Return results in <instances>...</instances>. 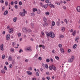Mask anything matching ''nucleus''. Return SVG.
<instances>
[{
	"label": "nucleus",
	"instance_id": "nucleus-47",
	"mask_svg": "<svg viewBox=\"0 0 80 80\" xmlns=\"http://www.w3.org/2000/svg\"><path fill=\"white\" fill-rule=\"evenodd\" d=\"M32 68H31V67H30L28 68V70L29 71L32 70Z\"/></svg>",
	"mask_w": 80,
	"mask_h": 80
},
{
	"label": "nucleus",
	"instance_id": "nucleus-26",
	"mask_svg": "<svg viewBox=\"0 0 80 80\" xmlns=\"http://www.w3.org/2000/svg\"><path fill=\"white\" fill-rule=\"evenodd\" d=\"M31 26H32V28H34L35 26H34V24L33 23H31Z\"/></svg>",
	"mask_w": 80,
	"mask_h": 80
},
{
	"label": "nucleus",
	"instance_id": "nucleus-38",
	"mask_svg": "<svg viewBox=\"0 0 80 80\" xmlns=\"http://www.w3.org/2000/svg\"><path fill=\"white\" fill-rule=\"evenodd\" d=\"M45 67L46 68H48V65H47V64H45Z\"/></svg>",
	"mask_w": 80,
	"mask_h": 80
},
{
	"label": "nucleus",
	"instance_id": "nucleus-25",
	"mask_svg": "<svg viewBox=\"0 0 80 80\" xmlns=\"http://www.w3.org/2000/svg\"><path fill=\"white\" fill-rule=\"evenodd\" d=\"M45 14L46 15H50V12H47L45 13Z\"/></svg>",
	"mask_w": 80,
	"mask_h": 80
},
{
	"label": "nucleus",
	"instance_id": "nucleus-21",
	"mask_svg": "<svg viewBox=\"0 0 80 80\" xmlns=\"http://www.w3.org/2000/svg\"><path fill=\"white\" fill-rule=\"evenodd\" d=\"M47 18H45V17H43V21H44V22H47Z\"/></svg>",
	"mask_w": 80,
	"mask_h": 80
},
{
	"label": "nucleus",
	"instance_id": "nucleus-50",
	"mask_svg": "<svg viewBox=\"0 0 80 80\" xmlns=\"http://www.w3.org/2000/svg\"><path fill=\"white\" fill-rule=\"evenodd\" d=\"M5 4V5L6 6H7V5H8V2L7 1H6Z\"/></svg>",
	"mask_w": 80,
	"mask_h": 80
},
{
	"label": "nucleus",
	"instance_id": "nucleus-61",
	"mask_svg": "<svg viewBox=\"0 0 80 80\" xmlns=\"http://www.w3.org/2000/svg\"><path fill=\"white\" fill-rule=\"evenodd\" d=\"M46 78L47 79V80H50V77H46Z\"/></svg>",
	"mask_w": 80,
	"mask_h": 80
},
{
	"label": "nucleus",
	"instance_id": "nucleus-31",
	"mask_svg": "<svg viewBox=\"0 0 80 80\" xmlns=\"http://www.w3.org/2000/svg\"><path fill=\"white\" fill-rule=\"evenodd\" d=\"M40 6L42 7H44V5L43 4V3H42V2H40Z\"/></svg>",
	"mask_w": 80,
	"mask_h": 80
},
{
	"label": "nucleus",
	"instance_id": "nucleus-10",
	"mask_svg": "<svg viewBox=\"0 0 80 80\" xmlns=\"http://www.w3.org/2000/svg\"><path fill=\"white\" fill-rule=\"evenodd\" d=\"M46 36L47 38H49V37L50 36V34L49 33L47 32L46 33Z\"/></svg>",
	"mask_w": 80,
	"mask_h": 80
},
{
	"label": "nucleus",
	"instance_id": "nucleus-44",
	"mask_svg": "<svg viewBox=\"0 0 80 80\" xmlns=\"http://www.w3.org/2000/svg\"><path fill=\"white\" fill-rule=\"evenodd\" d=\"M23 12L24 13H26V11H25V10L24 9H23Z\"/></svg>",
	"mask_w": 80,
	"mask_h": 80
},
{
	"label": "nucleus",
	"instance_id": "nucleus-51",
	"mask_svg": "<svg viewBox=\"0 0 80 80\" xmlns=\"http://www.w3.org/2000/svg\"><path fill=\"white\" fill-rule=\"evenodd\" d=\"M12 64H10L9 65V68H12Z\"/></svg>",
	"mask_w": 80,
	"mask_h": 80
},
{
	"label": "nucleus",
	"instance_id": "nucleus-49",
	"mask_svg": "<svg viewBox=\"0 0 80 80\" xmlns=\"http://www.w3.org/2000/svg\"><path fill=\"white\" fill-rule=\"evenodd\" d=\"M4 69L5 70H7V67H6V66H4Z\"/></svg>",
	"mask_w": 80,
	"mask_h": 80
},
{
	"label": "nucleus",
	"instance_id": "nucleus-41",
	"mask_svg": "<svg viewBox=\"0 0 80 80\" xmlns=\"http://www.w3.org/2000/svg\"><path fill=\"white\" fill-rule=\"evenodd\" d=\"M55 58L56 59H57V60H59V57H58V56H55Z\"/></svg>",
	"mask_w": 80,
	"mask_h": 80
},
{
	"label": "nucleus",
	"instance_id": "nucleus-43",
	"mask_svg": "<svg viewBox=\"0 0 80 80\" xmlns=\"http://www.w3.org/2000/svg\"><path fill=\"white\" fill-rule=\"evenodd\" d=\"M4 10H5V7L3 6L2 7V11H4Z\"/></svg>",
	"mask_w": 80,
	"mask_h": 80
},
{
	"label": "nucleus",
	"instance_id": "nucleus-40",
	"mask_svg": "<svg viewBox=\"0 0 80 80\" xmlns=\"http://www.w3.org/2000/svg\"><path fill=\"white\" fill-rule=\"evenodd\" d=\"M5 58V56L4 55H2V59H4Z\"/></svg>",
	"mask_w": 80,
	"mask_h": 80
},
{
	"label": "nucleus",
	"instance_id": "nucleus-52",
	"mask_svg": "<svg viewBox=\"0 0 80 80\" xmlns=\"http://www.w3.org/2000/svg\"><path fill=\"white\" fill-rule=\"evenodd\" d=\"M38 58V60H42V58L41 57H39Z\"/></svg>",
	"mask_w": 80,
	"mask_h": 80
},
{
	"label": "nucleus",
	"instance_id": "nucleus-62",
	"mask_svg": "<svg viewBox=\"0 0 80 80\" xmlns=\"http://www.w3.org/2000/svg\"><path fill=\"white\" fill-rule=\"evenodd\" d=\"M31 15L32 16H35V14L34 13H31Z\"/></svg>",
	"mask_w": 80,
	"mask_h": 80
},
{
	"label": "nucleus",
	"instance_id": "nucleus-33",
	"mask_svg": "<svg viewBox=\"0 0 80 80\" xmlns=\"http://www.w3.org/2000/svg\"><path fill=\"white\" fill-rule=\"evenodd\" d=\"M40 13H41V11L40 10H39L37 11V13H38V14H40Z\"/></svg>",
	"mask_w": 80,
	"mask_h": 80
},
{
	"label": "nucleus",
	"instance_id": "nucleus-53",
	"mask_svg": "<svg viewBox=\"0 0 80 80\" xmlns=\"http://www.w3.org/2000/svg\"><path fill=\"white\" fill-rule=\"evenodd\" d=\"M63 9H64L65 10H66V7H65V6H63Z\"/></svg>",
	"mask_w": 80,
	"mask_h": 80
},
{
	"label": "nucleus",
	"instance_id": "nucleus-64",
	"mask_svg": "<svg viewBox=\"0 0 80 80\" xmlns=\"http://www.w3.org/2000/svg\"><path fill=\"white\" fill-rule=\"evenodd\" d=\"M11 5H13V2L12 1L11 2Z\"/></svg>",
	"mask_w": 80,
	"mask_h": 80
},
{
	"label": "nucleus",
	"instance_id": "nucleus-3",
	"mask_svg": "<svg viewBox=\"0 0 80 80\" xmlns=\"http://www.w3.org/2000/svg\"><path fill=\"white\" fill-rule=\"evenodd\" d=\"M9 33L12 34L13 32V29L12 28H10L8 30Z\"/></svg>",
	"mask_w": 80,
	"mask_h": 80
},
{
	"label": "nucleus",
	"instance_id": "nucleus-24",
	"mask_svg": "<svg viewBox=\"0 0 80 80\" xmlns=\"http://www.w3.org/2000/svg\"><path fill=\"white\" fill-rule=\"evenodd\" d=\"M1 73H5V70H2L1 71Z\"/></svg>",
	"mask_w": 80,
	"mask_h": 80
},
{
	"label": "nucleus",
	"instance_id": "nucleus-39",
	"mask_svg": "<svg viewBox=\"0 0 80 80\" xmlns=\"http://www.w3.org/2000/svg\"><path fill=\"white\" fill-rule=\"evenodd\" d=\"M48 5L50 7L52 5V3L51 2H49L48 3Z\"/></svg>",
	"mask_w": 80,
	"mask_h": 80
},
{
	"label": "nucleus",
	"instance_id": "nucleus-8",
	"mask_svg": "<svg viewBox=\"0 0 80 80\" xmlns=\"http://www.w3.org/2000/svg\"><path fill=\"white\" fill-rule=\"evenodd\" d=\"M8 60L9 61H12V56L10 55L8 57Z\"/></svg>",
	"mask_w": 80,
	"mask_h": 80
},
{
	"label": "nucleus",
	"instance_id": "nucleus-35",
	"mask_svg": "<svg viewBox=\"0 0 80 80\" xmlns=\"http://www.w3.org/2000/svg\"><path fill=\"white\" fill-rule=\"evenodd\" d=\"M58 46L59 48H62V45L61 44H58Z\"/></svg>",
	"mask_w": 80,
	"mask_h": 80
},
{
	"label": "nucleus",
	"instance_id": "nucleus-34",
	"mask_svg": "<svg viewBox=\"0 0 80 80\" xmlns=\"http://www.w3.org/2000/svg\"><path fill=\"white\" fill-rule=\"evenodd\" d=\"M64 22H66V24H67L68 23V21H67V19H65L64 20Z\"/></svg>",
	"mask_w": 80,
	"mask_h": 80
},
{
	"label": "nucleus",
	"instance_id": "nucleus-18",
	"mask_svg": "<svg viewBox=\"0 0 80 80\" xmlns=\"http://www.w3.org/2000/svg\"><path fill=\"white\" fill-rule=\"evenodd\" d=\"M17 17H15L13 19V21L14 22H17Z\"/></svg>",
	"mask_w": 80,
	"mask_h": 80
},
{
	"label": "nucleus",
	"instance_id": "nucleus-13",
	"mask_svg": "<svg viewBox=\"0 0 80 80\" xmlns=\"http://www.w3.org/2000/svg\"><path fill=\"white\" fill-rule=\"evenodd\" d=\"M27 73L29 75H32V72L30 71H27Z\"/></svg>",
	"mask_w": 80,
	"mask_h": 80
},
{
	"label": "nucleus",
	"instance_id": "nucleus-16",
	"mask_svg": "<svg viewBox=\"0 0 80 80\" xmlns=\"http://www.w3.org/2000/svg\"><path fill=\"white\" fill-rule=\"evenodd\" d=\"M39 47H42L43 49H45V47L44 45H39Z\"/></svg>",
	"mask_w": 80,
	"mask_h": 80
},
{
	"label": "nucleus",
	"instance_id": "nucleus-1",
	"mask_svg": "<svg viewBox=\"0 0 80 80\" xmlns=\"http://www.w3.org/2000/svg\"><path fill=\"white\" fill-rule=\"evenodd\" d=\"M49 68L50 70H52V69L54 70V71H56V70H57V68H56V67L53 65L49 66Z\"/></svg>",
	"mask_w": 80,
	"mask_h": 80
},
{
	"label": "nucleus",
	"instance_id": "nucleus-60",
	"mask_svg": "<svg viewBox=\"0 0 80 80\" xmlns=\"http://www.w3.org/2000/svg\"><path fill=\"white\" fill-rule=\"evenodd\" d=\"M20 36H21V33H19L18 34V37H20Z\"/></svg>",
	"mask_w": 80,
	"mask_h": 80
},
{
	"label": "nucleus",
	"instance_id": "nucleus-14",
	"mask_svg": "<svg viewBox=\"0 0 80 80\" xmlns=\"http://www.w3.org/2000/svg\"><path fill=\"white\" fill-rule=\"evenodd\" d=\"M26 50L28 51H32V49H31V47H28L27 48Z\"/></svg>",
	"mask_w": 80,
	"mask_h": 80
},
{
	"label": "nucleus",
	"instance_id": "nucleus-2",
	"mask_svg": "<svg viewBox=\"0 0 80 80\" xmlns=\"http://www.w3.org/2000/svg\"><path fill=\"white\" fill-rule=\"evenodd\" d=\"M50 37L51 38H53L55 37V35L53 33L52 31H51L50 32Z\"/></svg>",
	"mask_w": 80,
	"mask_h": 80
},
{
	"label": "nucleus",
	"instance_id": "nucleus-56",
	"mask_svg": "<svg viewBox=\"0 0 80 80\" xmlns=\"http://www.w3.org/2000/svg\"><path fill=\"white\" fill-rule=\"evenodd\" d=\"M14 7L15 8H16V9H18V7H17V5H15L14 6Z\"/></svg>",
	"mask_w": 80,
	"mask_h": 80
},
{
	"label": "nucleus",
	"instance_id": "nucleus-4",
	"mask_svg": "<svg viewBox=\"0 0 80 80\" xmlns=\"http://www.w3.org/2000/svg\"><path fill=\"white\" fill-rule=\"evenodd\" d=\"M79 39H80V38L79 37H76V38L75 39V42H77V43H78V40Z\"/></svg>",
	"mask_w": 80,
	"mask_h": 80
},
{
	"label": "nucleus",
	"instance_id": "nucleus-55",
	"mask_svg": "<svg viewBox=\"0 0 80 80\" xmlns=\"http://www.w3.org/2000/svg\"><path fill=\"white\" fill-rule=\"evenodd\" d=\"M12 64L13 65H14V64H15V61H14V60H12Z\"/></svg>",
	"mask_w": 80,
	"mask_h": 80
},
{
	"label": "nucleus",
	"instance_id": "nucleus-46",
	"mask_svg": "<svg viewBox=\"0 0 80 80\" xmlns=\"http://www.w3.org/2000/svg\"><path fill=\"white\" fill-rule=\"evenodd\" d=\"M19 4L20 5H22V2L21 1H20L19 2Z\"/></svg>",
	"mask_w": 80,
	"mask_h": 80
},
{
	"label": "nucleus",
	"instance_id": "nucleus-36",
	"mask_svg": "<svg viewBox=\"0 0 80 80\" xmlns=\"http://www.w3.org/2000/svg\"><path fill=\"white\" fill-rule=\"evenodd\" d=\"M46 61L48 63V62H50V59H49L48 58V59H46Z\"/></svg>",
	"mask_w": 80,
	"mask_h": 80
},
{
	"label": "nucleus",
	"instance_id": "nucleus-15",
	"mask_svg": "<svg viewBox=\"0 0 80 80\" xmlns=\"http://www.w3.org/2000/svg\"><path fill=\"white\" fill-rule=\"evenodd\" d=\"M76 33H77V31H74L72 33V35H73V36H75Z\"/></svg>",
	"mask_w": 80,
	"mask_h": 80
},
{
	"label": "nucleus",
	"instance_id": "nucleus-22",
	"mask_svg": "<svg viewBox=\"0 0 80 80\" xmlns=\"http://www.w3.org/2000/svg\"><path fill=\"white\" fill-rule=\"evenodd\" d=\"M10 50V52L12 53H13V52H14V49H13V48H11Z\"/></svg>",
	"mask_w": 80,
	"mask_h": 80
},
{
	"label": "nucleus",
	"instance_id": "nucleus-45",
	"mask_svg": "<svg viewBox=\"0 0 80 80\" xmlns=\"http://www.w3.org/2000/svg\"><path fill=\"white\" fill-rule=\"evenodd\" d=\"M71 58L72 59V60H74V59L75 58V57H74V56H72Z\"/></svg>",
	"mask_w": 80,
	"mask_h": 80
},
{
	"label": "nucleus",
	"instance_id": "nucleus-6",
	"mask_svg": "<svg viewBox=\"0 0 80 80\" xmlns=\"http://www.w3.org/2000/svg\"><path fill=\"white\" fill-rule=\"evenodd\" d=\"M76 10L78 12H80V6H78L76 8Z\"/></svg>",
	"mask_w": 80,
	"mask_h": 80
},
{
	"label": "nucleus",
	"instance_id": "nucleus-63",
	"mask_svg": "<svg viewBox=\"0 0 80 80\" xmlns=\"http://www.w3.org/2000/svg\"><path fill=\"white\" fill-rule=\"evenodd\" d=\"M18 2H17V1H15L14 2V3L15 5H17V4L18 3Z\"/></svg>",
	"mask_w": 80,
	"mask_h": 80
},
{
	"label": "nucleus",
	"instance_id": "nucleus-57",
	"mask_svg": "<svg viewBox=\"0 0 80 80\" xmlns=\"http://www.w3.org/2000/svg\"><path fill=\"white\" fill-rule=\"evenodd\" d=\"M36 75H37V76H39V73H38V72H36Z\"/></svg>",
	"mask_w": 80,
	"mask_h": 80
},
{
	"label": "nucleus",
	"instance_id": "nucleus-23",
	"mask_svg": "<svg viewBox=\"0 0 80 80\" xmlns=\"http://www.w3.org/2000/svg\"><path fill=\"white\" fill-rule=\"evenodd\" d=\"M52 26H55V22L52 21Z\"/></svg>",
	"mask_w": 80,
	"mask_h": 80
},
{
	"label": "nucleus",
	"instance_id": "nucleus-42",
	"mask_svg": "<svg viewBox=\"0 0 80 80\" xmlns=\"http://www.w3.org/2000/svg\"><path fill=\"white\" fill-rule=\"evenodd\" d=\"M46 74L47 75H50V72H46Z\"/></svg>",
	"mask_w": 80,
	"mask_h": 80
},
{
	"label": "nucleus",
	"instance_id": "nucleus-9",
	"mask_svg": "<svg viewBox=\"0 0 80 80\" xmlns=\"http://www.w3.org/2000/svg\"><path fill=\"white\" fill-rule=\"evenodd\" d=\"M73 60L72 59H71V58H70L68 60V62L69 63H72L73 62Z\"/></svg>",
	"mask_w": 80,
	"mask_h": 80
},
{
	"label": "nucleus",
	"instance_id": "nucleus-30",
	"mask_svg": "<svg viewBox=\"0 0 80 80\" xmlns=\"http://www.w3.org/2000/svg\"><path fill=\"white\" fill-rule=\"evenodd\" d=\"M50 8H55V6H54V5H53V4H51L50 6Z\"/></svg>",
	"mask_w": 80,
	"mask_h": 80
},
{
	"label": "nucleus",
	"instance_id": "nucleus-29",
	"mask_svg": "<svg viewBox=\"0 0 80 80\" xmlns=\"http://www.w3.org/2000/svg\"><path fill=\"white\" fill-rule=\"evenodd\" d=\"M76 47H77V44H75L73 46V48L74 49L75 48H76Z\"/></svg>",
	"mask_w": 80,
	"mask_h": 80
},
{
	"label": "nucleus",
	"instance_id": "nucleus-37",
	"mask_svg": "<svg viewBox=\"0 0 80 80\" xmlns=\"http://www.w3.org/2000/svg\"><path fill=\"white\" fill-rule=\"evenodd\" d=\"M57 24L58 26H59V25H60V22L59 21H57Z\"/></svg>",
	"mask_w": 80,
	"mask_h": 80
},
{
	"label": "nucleus",
	"instance_id": "nucleus-17",
	"mask_svg": "<svg viewBox=\"0 0 80 80\" xmlns=\"http://www.w3.org/2000/svg\"><path fill=\"white\" fill-rule=\"evenodd\" d=\"M1 49L2 51L3 50V44H2L1 46Z\"/></svg>",
	"mask_w": 80,
	"mask_h": 80
},
{
	"label": "nucleus",
	"instance_id": "nucleus-11",
	"mask_svg": "<svg viewBox=\"0 0 80 80\" xmlns=\"http://www.w3.org/2000/svg\"><path fill=\"white\" fill-rule=\"evenodd\" d=\"M10 38V35H8L6 36V40H9Z\"/></svg>",
	"mask_w": 80,
	"mask_h": 80
},
{
	"label": "nucleus",
	"instance_id": "nucleus-32",
	"mask_svg": "<svg viewBox=\"0 0 80 80\" xmlns=\"http://www.w3.org/2000/svg\"><path fill=\"white\" fill-rule=\"evenodd\" d=\"M59 38H64V36L62 35H61L60 36H59Z\"/></svg>",
	"mask_w": 80,
	"mask_h": 80
},
{
	"label": "nucleus",
	"instance_id": "nucleus-48",
	"mask_svg": "<svg viewBox=\"0 0 80 80\" xmlns=\"http://www.w3.org/2000/svg\"><path fill=\"white\" fill-rule=\"evenodd\" d=\"M0 3H4V1H3V0H1L0 1Z\"/></svg>",
	"mask_w": 80,
	"mask_h": 80
},
{
	"label": "nucleus",
	"instance_id": "nucleus-12",
	"mask_svg": "<svg viewBox=\"0 0 80 80\" xmlns=\"http://www.w3.org/2000/svg\"><path fill=\"white\" fill-rule=\"evenodd\" d=\"M60 50L61 53H64V49L62 48H61Z\"/></svg>",
	"mask_w": 80,
	"mask_h": 80
},
{
	"label": "nucleus",
	"instance_id": "nucleus-20",
	"mask_svg": "<svg viewBox=\"0 0 80 80\" xmlns=\"http://www.w3.org/2000/svg\"><path fill=\"white\" fill-rule=\"evenodd\" d=\"M8 14V11H5L3 13V15H6L7 14Z\"/></svg>",
	"mask_w": 80,
	"mask_h": 80
},
{
	"label": "nucleus",
	"instance_id": "nucleus-19",
	"mask_svg": "<svg viewBox=\"0 0 80 80\" xmlns=\"http://www.w3.org/2000/svg\"><path fill=\"white\" fill-rule=\"evenodd\" d=\"M38 10L36 8H33L32 9V11L33 12H37V11Z\"/></svg>",
	"mask_w": 80,
	"mask_h": 80
},
{
	"label": "nucleus",
	"instance_id": "nucleus-58",
	"mask_svg": "<svg viewBox=\"0 0 80 80\" xmlns=\"http://www.w3.org/2000/svg\"><path fill=\"white\" fill-rule=\"evenodd\" d=\"M50 0H46L45 1V2L46 3H48L49 2V1Z\"/></svg>",
	"mask_w": 80,
	"mask_h": 80
},
{
	"label": "nucleus",
	"instance_id": "nucleus-27",
	"mask_svg": "<svg viewBox=\"0 0 80 80\" xmlns=\"http://www.w3.org/2000/svg\"><path fill=\"white\" fill-rule=\"evenodd\" d=\"M48 7V5L47 4H45V5H44L43 7H44V8L45 9H46L47 8V7Z\"/></svg>",
	"mask_w": 80,
	"mask_h": 80
},
{
	"label": "nucleus",
	"instance_id": "nucleus-28",
	"mask_svg": "<svg viewBox=\"0 0 80 80\" xmlns=\"http://www.w3.org/2000/svg\"><path fill=\"white\" fill-rule=\"evenodd\" d=\"M61 30L62 32H64L65 30V27H62Z\"/></svg>",
	"mask_w": 80,
	"mask_h": 80
},
{
	"label": "nucleus",
	"instance_id": "nucleus-54",
	"mask_svg": "<svg viewBox=\"0 0 80 80\" xmlns=\"http://www.w3.org/2000/svg\"><path fill=\"white\" fill-rule=\"evenodd\" d=\"M19 53H21V52H23V50L22 49H20L19 51Z\"/></svg>",
	"mask_w": 80,
	"mask_h": 80
},
{
	"label": "nucleus",
	"instance_id": "nucleus-7",
	"mask_svg": "<svg viewBox=\"0 0 80 80\" xmlns=\"http://www.w3.org/2000/svg\"><path fill=\"white\" fill-rule=\"evenodd\" d=\"M27 29H26V28H23L22 29V31L23 32H24V33H25V32H27Z\"/></svg>",
	"mask_w": 80,
	"mask_h": 80
},
{
	"label": "nucleus",
	"instance_id": "nucleus-59",
	"mask_svg": "<svg viewBox=\"0 0 80 80\" xmlns=\"http://www.w3.org/2000/svg\"><path fill=\"white\" fill-rule=\"evenodd\" d=\"M28 60H29L28 59H26V60H25V62H28Z\"/></svg>",
	"mask_w": 80,
	"mask_h": 80
},
{
	"label": "nucleus",
	"instance_id": "nucleus-5",
	"mask_svg": "<svg viewBox=\"0 0 80 80\" xmlns=\"http://www.w3.org/2000/svg\"><path fill=\"white\" fill-rule=\"evenodd\" d=\"M19 15L22 17H24L25 15V13H24L23 12H21L19 13Z\"/></svg>",
	"mask_w": 80,
	"mask_h": 80
}]
</instances>
